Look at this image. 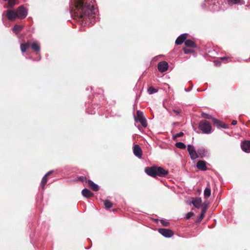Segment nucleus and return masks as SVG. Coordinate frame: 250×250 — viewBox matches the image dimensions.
<instances>
[{
  "mask_svg": "<svg viewBox=\"0 0 250 250\" xmlns=\"http://www.w3.org/2000/svg\"><path fill=\"white\" fill-rule=\"evenodd\" d=\"M93 0H71V16L83 26L92 25L98 19V10L93 4Z\"/></svg>",
  "mask_w": 250,
  "mask_h": 250,
  "instance_id": "obj_1",
  "label": "nucleus"
},
{
  "mask_svg": "<svg viewBox=\"0 0 250 250\" xmlns=\"http://www.w3.org/2000/svg\"><path fill=\"white\" fill-rule=\"evenodd\" d=\"M222 3V1L221 0H205L201 6L204 9L217 11L223 9L221 6Z\"/></svg>",
  "mask_w": 250,
  "mask_h": 250,
  "instance_id": "obj_2",
  "label": "nucleus"
},
{
  "mask_svg": "<svg viewBox=\"0 0 250 250\" xmlns=\"http://www.w3.org/2000/svg\"><path fill=\"white\" fill-rule=\"evenodd\" d=\"M145 172L147 175L153 177H155L157 176L165 177L168 174V171L165 170L163 167L155 166L146 168Z\"/></svg>",
  "mask_w": 250,
  "mask_h": 250,
  "instance_id": "obj_3",
  "label": "nucleus"
},
{
  "mask_svg": "<svg viewBox=\"0 0 250 250\" xmlns=\"http://www.w3.org/2000/svg\"><path fill=\"white\" fill-rule=\"evenodd\" d=\"M199 129L204 134H210L212 132V127L208 121L204 120L200 122L198 125Z\"/></svg>",
  "mask_w": 250,
  "mask_h": 250,
  "instance_id": "obj_4",
  "label": "nucleus"
},
{
  "mask_svg": "<svg viewBox=\"0 0 250 250\" xmlns=\"http://www.w3.org/2000/svg\"><path fill=\"white\" fill-rule=\"evenodd\" d=\"M134 118L136 122H139L143 127H146L147 126V122L144 116L143 112L140 110H137L136 116L134 115Z\"/></svg>",
  "mask_w": 250,
  "mask_h": 250,
  "instance_id": "obj_5",
  "label": "nucleus"
},
{
  "mask_svg": "<svg viewBox=\"0 0 250 250\" xmlns=\"http://www.w3.org/2000/svg\"><path fill=\"white\" fill-rule=\"evenodd\" d=\"M2 16H5L8 20L12 21L18 19V15L16 10H7L4 11L2 13Z\"/></svg>",
  "mask_w": 250,
  "mask_h": 250,
  "instance_id": "obj_6",
  "label": "nucleus"
},
{
  "mask_svg": "<svg viewBox=\"0 0 250 250\" xmlns=\"http://www.w3.org/2000/svg\"><path fill=\"white\" fill-rule=\"evenodd\" d=\"M16 11L18 15V19L21 20L24 19L28 14V9L23 5L20 6L16 9Z\"/></svg>",
  "mask_w": 250,
  "mask_h": 250,
  "instance_id": "obj_7",
  "label": "nucleus"
},
{
  "mask_svg": "<svg viewBox=\"0 0 250 250\" xmlns=\"http://www.w3.org/2000/svg\"><path fill=\"white\" fill-rule=\"evenodd\" d=\"M187 149L191 159L195 160L199 157L198 152L195 150V149L193 146L188 145L187 146Z\"/></svg>",
  "mask_w": 250,
  "mask_h": 250,
  "instance_id": "obj_8",
  "label": "nucleus"
},
{
  "mask_svg": "<svg viewBox=\"0 0 250 250\" xmlns=\"http://www.w3.org/2000/svg\"><path fill=\"white\" fill-rule=\"evenodd\" d=\"M158 232L162 236L166 238H170L173 235V232L171 230L167 229H159Z\"/></svg>",
  "mask_w": 250,
  "mask_h": 250,
  "instance_id": "obj_9",
  "label": "nucleus"
},
{
  "mask_svg": "<svg viewBox=\"0 0 250 250\" xmlns=\"http://www.w3.org/2000/svg\"><path fill=\"white\" fill-rule=\"evenodd\" d=\"M157 67L160 72H164L167 71L168 65L166 62L162 61L158 63Z\"/></svg>",
  "mask_w": 250,
  "mask_h": 250,
  "instance_id": "obj_10",
  "label": "nucleus"
},
{
  "mask_svg": "<svg viewBox=\"0 0 250 250\" xmlns=\"http://www.w3.org/2000/svg\"><path fill=\"white\" fill-rule=\"evenodd\" d=\"M242 150L246 153L250 152V141H244L241 143Z\"/></svg>",
  "mask_w": 250,
  "mask_h": 250,
  "instance_id": "obj_11",
  "label": "nucleus"
},
{
  "mask_svg": "<svg viewBox=\"0 0 250 250\" xmlns=\"http://www.w3.org/2000/svg\"><path fill=\"white\" fill-rule=\"evenodd\" d=\"M133 153L134 155L139 158H142V151L141 147L138 145H135L133 146Z\"/></svg>",
  "mask_w": 250,
  "mask_h": 250,
  "instance_id": "obj_12",
  "label": "nucleus"
},
{
  "mask_svg": "<svg viewBox=\"0 0 250 250\" xmlns=\"http://www.w3.org/2000/svg\"><path fill=\"white\" fill-rule=\"evenodd\" d=\"M188 36V34L187 33H184L181 35H180L176 40L175 41V43L177 45H180L183 42H185V41H186V39H187Z\"/></svg>",
  "mask_w": 250,
  "mask_h": 250,
  "instance_id": "obj_13",
  "label": "nucleus"
},
{
  "mask_svg": "<svg viewBox=\"0 0 250 250\" xmlns=\"http://www.w3.org/2000/svg\"><path fill=\"white\" fill-rule=\"evenodd\" d=\"M196 167L198 169L203 171H205L207 169L206 162L203 160H200L197 162Z\"/></svg>",
  "mask_w": 250,
  "mask_h": 250,
  "instance_id": "obj_14",
  "label": "nucleus"
},
{
  "mask_svg": "<svg viewBox=\"0 0 250 250\" xmlns=\"http://www.w3.org/2000/svg\"><path fill=\"white\" fill-rule=\"evenodd\" d=\"M213 122L218 127H221L225 129L228 128L227 125L222 123L217 119H213Z\"/></svg>",
  "mask_w": 250,
  "mask_h": 250,
  "instance_id": "obj_15",
  "label": "nucleus"
},
{
  "mask_svg": "<svg viewBox=\"0 0 250 250\" xmlns=\"http://www.w3.org/2000/svg\"><path fill=\"white\" fill-rule=\"evenodd\" d=\"M198 155L201 158L206 156L208 153V151L203 147H200L197 149Z\"/></svg>",
  "mask_w": 250,
  "mask_h": 250,
  "instance_id": "obj_16",
  "label": "nucleus"
},
{
  "mask_svg": "<svg viewBox=\"0 0 250 250\" xmlns=\"http://www.w3.org/2000/svg\"><path fill=\"white\" fill-rule=\"evenodd\" d=\"M192 204L197 208H199L202 206V200L200 198L193 199Z\"/></svg>",
  "mask_w": 250,
  "mask_h": 250,
  "instance_id": "obj_17",
  "label": "nucleus"
},
{
  "mask_svg": "<svg viewBox=\"0 0 250 250\" xmlns=\"http://www.w3.org/2000/svg\"><path fill=\"white\" fill-rule=\"evenodd\" d=\"M82 194L83 196L88 198L91 197L93 195V193L87 188H84L82 191Z\"/></svg>",
  "mask_w": 250,
  "mask_h": 250,
  "instance_id": "obj_18",
  "label": "nucleus"
},
{
  "mask_svg": "<svg viewBox=\"0 0 250 250\" xmlns=\"http://www.w3.org/2000/svg\"><path fill=\"white\" fill-rule=\"evenodd\" d=\"M88 186L91 188L95 191H98L99 189V186L97 184L94 183L91 180L88 181Z\"/></svg>",
  "mask_w": 250,
  "mask_h": 250,
  "instance_id": "obj_19",
  "label": "nucleus"
},
{
  "mask_svg": "<svg viewBox=\"0 0 250 250\" xmlns=\"http://www.w3.org/2000/svg\"><path fill=\"white\" fill-rule=\"evenodd\" d=\"M185 44L187 47H196V44L193 41L191 40H186L185 41Z\"/></svg>",
  "mask_w": 250,
  "mask_h": 250,
  "instance_id": "obj_20",
  "label": "nucleus"
},
{
  "mask_svg": "<svg viewBox=\"0 0 250 250\" xmlns=\"http://www.w3.org/2000/svg\"><path fill=\"white\" fill-rule=\"evenodd\" d=\"M30 47V43L28 42L26 43H21L20 45V48L22 53L25 52L26 50Z\"/></svg>",
  "mask_w": 250,
  "mask_h": 250,
  "instance_id": "obj_21",
  "label": "nucleus"
},
{
  "mask_svg": "<svg viewBox=\"0 0 250 250\" xmlns=\"http://www.w3.org/2000/svg\"><path fill=\"white\" fill-rule=\"evenodd\" d=\"M22 29V26L16 25L12 28V31L16 34H18L21 31Z\"/></svg>",
  "mask_w": 250,
  "mask_h": 250,
  "instance_id": "obj_22",
  "label": "nucleus"
},
{
  "mask_svg": "<svg viewBox=\"0 0 250 250\" xmlns=\"http://www.w3.org/2000/svg\"><path fill=\"white\" fill-rule=\"evenodd\" d=\"M31 48L35 51H39L40 50V45L35 42L32 43L31 44Z\"/></svg>",
  "mask_w": 250,
  "mask_h": 250,
  "instance_id": "obj_23",
  "label": "nucleus"
},
{
  "mask_svg": "<svg viewBox=\"0 0 250 250\" xmlns=\"http://www.w3.org/2000/svg\"><path fill=\"white\" fill-rule=\"evenodd\" d=\"M211 194V190L210 188H206L204 190V195L205 198H207L209 197Z\"/></svg>",
  "mask_w": 250,
  "mask_h": 250,
  "instance_id": "obj_24",
  "label": "nucleus"
},
{
  "mask_svg": "<svg viewBox=\"0 0 250 250\" xmlns=\"http://www.w3.org/2000/svg\"><path fill=\"white\" fill-rule=\"evenodd\" d=\"M104 205L106 209H108L113 206V204L110 201L105 200L104 201Z\"/></svg>",
  "mask_w": 250,
  "mask_h": 250,
  "instance_id": "obj_25",
  "label": "nucleus"
},
{
  "mask_svg": "<svg viewBox=\"0 0 250 250\" xmlns=\"http://www.w3.org/2000/svg\"><path fill=\"white\" fill-rule=\"evenodd\" d=\"M201 115L202 118L207 119H212L213 120V119H215L211 115L205 112H202Z\"/></svg>",
  "mask_w": 250,
  "mask_h": 250,
  "instance_id": "obj_26",
  "label": "nucleus"
},
{
  "mask_svg": "<svg viewBox=\"0 0 250 250\" xmlns=\"http://www.w3.org/2000/svg\"><path fill=\"white\" fill-rule=\"evenodd\" d=\"M175 146L177 147L180 149H185L186 148V146L181 142H178L176 143Z\"/></svg>",
  "mask_w": 250,
  "mask_h": 250,
  "instance_id": "obj_27",
  "label": "nucleus"
},
{
  "mask_svg": "<svg viewBox=\"0 0 250 250\" xmlns=\"http://www.w3.org/2000/svg\"><path fill=\"white\" fill-rule=\"evenodd\" d=\"M15 0H8V5L6 7V8H13L15 5Z\"/></svg>",
  "mask_w": 250,
  "mask_h": 250,
  "instance_id": "obj_28",
  "label": "nucleus"
},
{
  "mask_svg": "<svg viewBox=\"0 0 250 250\" xmlns=\"http://www.w3.org/2000/svg\"><path fill=\"white\" fill-rule=\"evenodd\" d=\"M157 91L158 90L156 89H155L152 87H149L147 89V92L149 94H152L156 93Z\"/></svg>",
  "mask_w": 250,
  "mask_h": 250,
  "instance_id": "obj_29",
  "label": "nucleus"
},
{
  "mask_svg": "<svg viewBox=\"0 0 250 250\" xmlns=\"http://www.w3.org/2000/svg\"><path fill=\"white\" fill-rule=\"evenodd\" d=\"M47 182V178L44 175V176L42 177L41 181V185L42 186V188H44V186L46 184V183Z\"/></svg>",
  "mask_w": 250,
  "mask_h": 250,
  "instance_id": "obj_30",
  "label": "nucleus"
},
{
  "mask_svg": "<svg viewBox=\"0 0 250 250\" xmlns=\"http://www.w3.org/2000/svg\"><path fill=\"white\" fill-rule=\"evenodd\" d=\"M208 206L206 204L204 203L202 205V207L201 208V212L203 213H206L207 209Z\"/></svg>",
  "mask_w": 250,
  "mask_h": 250,
  "instance_id": "obj_31",
  "label": "nucleus"
},
{
  "mask_svg": "<svg viewBox=\"0 0 250 250\" xmlns=\"http://www.w3.org/2000/svg\"><path fill=\"white\" fill-rule=\"evenodd\" d=\"M229 3L232 4H236L239 3L240 2V0H227Z\"/></svg>",
  "mask_w": 250,
  "mask_h": 250,
  "instance_id": "obj_32",
  "label": "nucleus"
},
{
  "mask_svg": "<svg viewBox=\"0 0 250 250\" xmlns=\"http://www.w3.org/2000/svg\"><path fill=\"white\" fill-rule=\"evenodd\" d=\"M194 215V213L193 212H189L188 213L186 216H185V218L186 219H189L192 216H193Z\"/></svg>",
  "mask_w": 250,
  "mask_h": 250,
  "instance_id": "obj_33",
  "label": "nucleus"
},
{
  "mask_svg": "<svg viewBox=\"0 0 250 250\" xmlns=\"http://www.w3.org/2000/svg\"><path fill=\"white\" fill-rule=\"evenodd\" d=\"M160 223L163 226H165V227L168 226L169 224V222H167L163 219L160 220Z\"/></svg>",
  "mask_w": 250,
  "mask_h": 250,
  "instance_id": "obj_34",
  "label": "nucleus"
},
{
  "mask_svg": "<svg viewBox=\"0 0 250 250\" xmlns=\"http://www.w3.org/2000/svg\"><path fill=\"white\" fill-rule=\"evenodd\" d=\"M205 213H203V212H202L200 214V217L198 219V222H200L203 219V218L205 216Z\"/></svg>",
  "mask_w": 250,
  "mask_h": 250,
  "instance_id": "obj_35",
  "label": "nucleus"
},
{
  "mask_svg": "<svg viewBox=\"0 0 250 250\" xmlns=\"http://www.w3.org/2000/svg\"><path fill=\"white\" fill-rule=\"evenodd\" d=\"M184 51L185 54H189V53L191 52L192 51V50H191V49H189L184 48Z\"/></svg>",
  "mask_w": 250,
  "mask_h": 250,
  "instance_id": "obj_36",
  "label": "nucleus"
},
{
  "mask_svg": "<svg viewBox=\"0 0 250 250\" xmlns=\"http://www.w3.org/2000/svg\"><path fill=\"white\" fill-rule=\"evenodd\" d=\"M172 111H173V112L175 113L176 115H178L181 112V110L180 109H178V110L173 109Z\"/></svg>",
  "mask_w": 250,
  "mask_h": 250,
  "instance_id": "obj_37",
  "label": "nucleus"
},
{
  "mask_svg": "<svg viewBox=\"0 0 250 250\" xmlns=\"http://www.w3.org/2000/svg\"><path fill=\"white\" fill-rule=\"evenodd\" d=\"M184 134V133L182 132H180L178 133H177L176 135H175V137H181L182 136H183Z\"/></svg>",
  "mask_w": 250,
  "mask_h": 250,
  "instance_id": "obj_38",
  "label": "nucleus"
},
{
  "mask_svg": "<svg viewBox=\"0 0 250 250\" xmlns=\"http://www.w3.org/2000/svg\"><path fill=\"white\" fill-rule=\"evenodd\" d=\"M87 112H88L89 114H95V111H94L93 112H92V111H90V109H89V108H88V110H87Z\"/></svg>",
  "mask_w": 250,
  "mask_h": 250,
  "instance_id": "obj_39",
  "label": "nucleus"
},
{
  "mask_svg": "<svg viewBox=\"0 0 250 250\" xmlns=\"http://www.w3.org/2000/svg\"><path fill=\"white\" fill-rule=\"evenodd\" d=\"M53 171L52 170H50L49 171H48L47 173L45 174V175H44V176H45L46 177H47V176L49 175L50 174H51L52 173Z\"/></svg>",
  "mask_w": 250,
  "mask_h": 250,
  "instance_id": "obj_40",
  "label": "nucleus"
},
{
  "mask_svg": "<svg viewBox=\"0 0 250 250\" xmlns=\"http://www.w3.org/2000/svg\"><path fill=\"white\" fill-rule=\"evenodd\" d=\"M232 125H235L237 124V121L236 120H233L231 123Z\"/></svg>",
  "mask_w": 250,
  "mask_h": 250,
  "instance_id": "obj_41",
  "label": "nucleus"
},
{
  "mask_svg": "<svg viewBox=\"0 0 250 250\" xmlns=\"http://www.w3.org/2000/svg\"><path fill=\"white\" fill-rule=\"evenodd\" d=\"M85 179V177L82 176L79 178V180H81L82 181H84V180Z\"/></svg>",
  "mask_w": 250,
  "mask_h": 250,
  "instance_id": "obj_42",
  "label": "nucleus"
},
{
  "mask_svg": "<svg viewBox=\"0 0 250 250\" xmlns=\"http://www.w3.org/2000/svg\"><path fill=\"white\" fill-rule=\"evenodd\" d=\"M192 89V86L188 89H185V91L186 92H188L190 91Z\"/></svg>",
  "mask_w": 250,
  "mask_h": 250,
  "instance_id": "obj_43",
  "label": "nucleus"
},
{
  "mask_svg": "<svg viewBox=\"0 0 250 250\" xmlns=\"http://www.w3.org/2000/svg\"><path fill=\"white\" fill-rule=\"evenodd\" d=\"M28 58L31 59L33 61H35V60L34 59H33V58H32V57H29Z\"/></svg>",
  "mask_w": 250,
  "mask_h": 250,
  "instance_id": "obj_44",
  "label": "nucleus"
},
{
  "mask_svg": "<svg viewBox=\"0 0 250 250\" xmlns=\"http://www.w3.org/2000/svg\"><path fill=\"white\" fill-rule=\"evenodd\" d=\"M226 59V57H223V58H222V60H224V59Z\"/></svg>",
  "mask_w": 250,
  "mask_h": 250,
  "instance_id": "obj_45",
  "label": "nucleus"
}]
</instances>
